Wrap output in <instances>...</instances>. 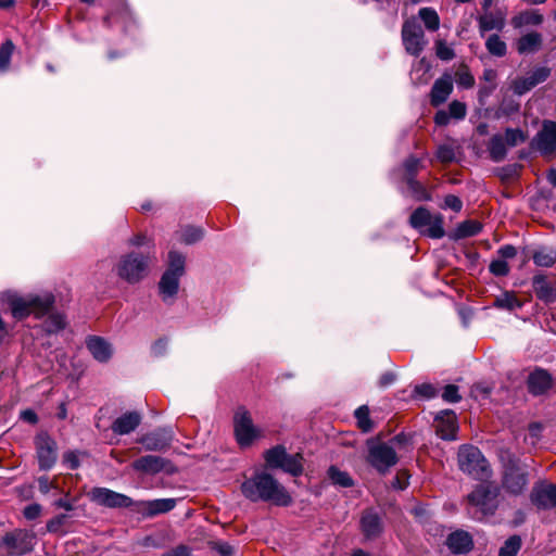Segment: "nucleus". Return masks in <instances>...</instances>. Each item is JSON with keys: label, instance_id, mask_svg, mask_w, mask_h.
<instances>
[{"label": "nucleus", "instance_id": "nucleus-1", "mask_svg": "<svg viewBox=\"0 0 556 556\" xmlns=\"http://www.w3.org/2000/svg\"><path fill=\"white\" fill-rule=\"evenodd\" d=\"M53 304L54 295L49 292L41 295H12L9 298V305L12 315L16 319H24L30 314L41 317L52 308Z\"/></svg>", "mask_w": 556, "mask_h": 556}, {"label": "nucleus", "instance_id": "nucleus-2", "mask_svg": "<svg viewBox=\"0 0 556 556\" xmlns=\"http://www.w3.org/2000/svg\"><path fill=\"white\" fill-rule=\"evenodd\" d=\"M457 460L463 472L479 481H488L492 476V469L488 459L473 445H462L457 453Z\"/></svg>", "mask_w": 556, "mask_h": 556}, {"label": "nucleus", "instance_id": "nucleus-3", "mask_svg": "<svg viewBox=\"0 0 556 556\" xmlns=\"http://www.w3.org/2000/svg\"><path fill=\"white\" fill-rule=\"evenodd\" d=\"M148 265V256L137 252H130L121 256L115 266V270L119 278L129 283H136L146 276Z\"/></svg>", "mask_w": 556, "mask_h": 556}, {"label": "nucleus", "instance_id": "nucleus-4", "mask_svg": "<svg viewBox=\"0 0 556 556\" xmlns=\"http://www.w3.org/2000/svg\"><path fill=\"white\" fill-rule=\"evenodd\" d=\"M409 225L420 233L433 239H440L444 236L443 217L440 214H431L424 206L416 208L410 217Z\"/></svg>", "mask_w": 556, "mask_h": 556}, {"label": "nucleus", "instance_id": "nucleus-5", "mask_svg": "<svg viewBox=\"0 0 556 556\" xmlns=\"http://www.w3.org/2000/svg\"><path fill=\"white\" fill-rule=\"evenodd\" d=\"M235 435L241 447L250 446L254 440L263 437L262 430L257 428L245 409H239L233 418Z\"/></svg>", "mask_w": 556, "mask_h": 556}, {"label": "nucleus", "instance_id": "nucleus-6", "mask_svg": "<svg viewBox=\"0 0 556 556\" xmlns=\"http://www.w3.org/2000/svg\"><path fill=\"white\" fill-rule=\"evenodd\" d=\"M367 460L379 472H384L397 463V454L393 445L371 441L368 443Z\"/></svg>", "mask_w": 556, "mask_h": 556}, {"label": "nucleus", "instance_id": "nucleus-7", "mask_svg": "<svg viewBox=\"0 0 556 556\" xmlns=\"http://www.w3.org/2000/svg\"><path fill=\"white\" fill-rule=\"evenodd\" d=\"M402 41L406 52L410 55L418 56L426 48L428 40L425 33L416 18H408L402 27Z\"/></svg>", "mask_w": 556, "mask_h": 556}, {"label": "nucleus", "instance_id": "nucleus-8", "mask_svg": "<svg viewBox=\"0 0 556 556\" xmlns=\"http://www.w3.org/2000/svg\"><path fill=\"white\" fill-rule=\"evenodd\" d=\"M36 458L41 470L51 469L58 459V444L47 432L38 433L34 439Z\"/></svg>", "mask_w": 556, "mask_h": 556}, {"label": "nucleus", "instance_id": "nucleus-9", "mask_svg": "<svg viewBox=\"0 0 556 556\" xmlns=\"http://www.w3.org/2000/svg\"><path fill=\"white\" fill-rule=\"evenodd\" d=\"M35 535L25 531H14L5 534L1 547L12 555L29 553L34 547Z\"/></svg>", "mask_w": 556, "mask_h": 556}, {"label": "nucleus", "instance_id": "nucleus-10", "mask_svg": "<svg viewBox=\"0 0 556 556\" xmlns=\"http://www.w3.org/2000/svg\"><path fill=\"white\" fill-rule=\"evenodd\" d=\"M468 502L481 516L492 514L497 507V489H475L468 495Z\"/></svg>", "mask_w": 556, "mask_h": 556}, {"label": "nucleus", "instance_id": "nucleus-11", "mask_svg": "<svg viewBox=\"0 0 556 556\" xmlns=\"http://www.w3.org/2000/svg\"><path fill=\"white\" fill-rule=\"evenodd\" d=\"M532 469L516 458H510L505 465V486H525L528 484Z\"/></svg>", "mask_w": 556, "mask_h": 556}, {"label": "nucleus", "instance_id": "nucleus-12", "mask_svg": "<svg viewBox=\"0 0 556 556\" xmlns=\"http://www.w3.org/2000/svg\"><path fill=\"white\" fill-rule=\"evenodd\" d=\"M534 148L542 155H551L556 152V123L546 121L542 129L536 134L533 139Z\"/></svg>", "mask_w": 556, "mask_h": 556}, {"label": "nucleus", "instance_id": "nucleus-13", "mask_svg": "<svg viewBox=\"0 0 556 556\" xmlns=\"http://www.w3.org/2000/svg\"><path fill=\"white\" fill-rule=\"evenodd\" d=\"M551 75V70L545 66L534 68L526 77H519L513 81L511 88L516 94H525L536 85L545 81Z\"/></svg>", "mask_w": 556, "mask_h": 556}, {"label": "nucleus", "instance_id": "nucleus-14", "mask_svg": "<svg viewBox=\"0 0 556 556\" xmlns=\"http://www.w3.org/2000/svg\"><path fill=\"white\" fill-rule=\"evenodd\" d=\"M132 467L147 475H155L161 471L172 472V464L161 456L146 455L132 463Z\"/></svg>", "mask_w": 556, "mask_h": 556}, {"label": "nucleus", "instance_id": "nucleus-15", "mask_svg": "<svg viewBox=\"0 0 556 556\" xmlns=\"http://www.w3.org/2000/svg\"><path fill=\"white\" fill-rule=\"evenodd\" d=\"M172 441L173 431L166 428L157 429L139 439V443H141L147 451H163L169 447Z\"/></svg>", "mask_w": 556, "mask_h": 556}, {"label": "nucleus", "instance_id": "nucleus-16", "mask_svg": "<svg viewBox=\"0 0 556 556\" xmlns=\"http://www.w3.org/2000/svg\"><path fill=\"white\" fill-rule=\"evenodd\" d=\"M90 496L94 502L108 507H127L131 502L128 496L111 489H93Z\"/></svg>", "mask_w": 556, "mask_h": 556}, {"label": "nucleus", "instance_id": "nucleus-17", "mask_svg": "<svg viewBox=\"0 0 556 556\" xmlns=\"http://www.w3.org/2000/svg\"><path fill=\"white\" fill-rule=\"evenodd\" d=\"M458 425L456 416L451 410L441 412L435 418L437 434L443 440H455Z\"/></svg>", "mask_w": 556, "mask_h": 556}, {"label": "nucleus", "instance_id": "nucleus-18", "mask_svg": "<svg viewBox=\"0 0 556 556\" xmlns=\"http://www.w3.org/2000/svg\"><path fill=\"white\" fill-rule=\"evenodd\" d=\"M453 91V77L451 74H443L438 78L430 92V103L433 106H439L444 103Z\"/></svg>", "mask_w": 556, "mask_h": 556}, {"label": "nucleus", "instance_id": "nucleus-19", "mask_svg": "<svg viewBox=\"0 0 556 556\" xmlns=\"http://www.w3.org/2000/svg\"><path fill=\"white\" fill-rule=\"evenodd\" d=\"M552 376L542 368H536L532 371L527 380L528 390L533 395L544 394L552 388Z\"/></svg>", "mask_w": 556, "mask_h": 556}, {"label": "nucleus", "instance_id": "nucleus-20", "mask_svg": "<svg viewBox=\"0 0 556 556\" xmlns=\"http://www.w3.org/2000/svg\"><path fill=\"white\" fill-rule=\"evenodd\" d=\"M86 346L93 358L100 363L109 362L113 355L112 345L101 337H88L86 340Z\"/></svg>", "mask_w": 556, "mask_h": 556}, {"label": "nucleus", "instance_id": "nucleus-21", "mask_svg": "<svg viewBox=\"0 0 556 556\" xmlns=\"http://www.w3.org/2000/svg\"><path fill=\"white\" fill-rule=\"evenodd\" d=\"M532 286L539 300L545 303H553L556 301V287L546 275H535L532 278Z\"/></svg>", "mask_w": 556, "mask_h": 556}, {"label": "nucleus", "instance_id": "nucleus-22", "mask_svg": "<svg viewBox=\"0 0 556 556\" xmlns=\"http://www.w3.org/2000/svg\"><path fill=\"white\" fill-rule=\"evenodd\" d=\"M141 422V416L137 412H128L119 416L112 424V430L117 434H128L132 432Z\"/></svg>", "mask_w": 556, "mask_h": 556}, {"label": "nucleus", "instance_id": "nucleus-23", "mask_svg": "<svg viewBox=\"0 0 556 556\" xmlns=\"http://www.w3.org/2000/svg\"><path fill=\"white\" fill-rule=\"evenodd\" d=\"M446 544L455 554L468 553L472 547V538L466 531L458 530L447 536Z\"/></svg>", "mask_w": 556, "mask_h": 556}, {"label": "nucleus", "instance_id": "nucleus-24", "mask_svg": "<svg viewBox=\"0 0 556 556\" xmlns=\"http://www.w3.org/2000/svg\"><path fill=\"white\" fill-rule=\"evenodd\" d=\"M542 42V35L536 31H531L518 39L516 49L519 54L535 53L541 49Z\"/></svg>", "mask_w": 556, "mask_h": 556}, {"label": "nucleus", "instance_id": "nucleus-25", "mask_svg": "<svg viewBox=\"0 0 556 556\" xmlns=\"http://www.w3.org/2000/svg\"><path fill=\"white\" fill-rule=\"evenodd\" d=\"M530 497L539 509L556 507V489H533Z\"/></svg>", "mask_w": 556, "mask_h": 556}, {"label": "nucleus", "instance_id": "nucleus-26", "mask_svg": "<svg viewBox=\"0 0 556 556\" xmlns=\"http://www.w3.org/2000/svg\"><path fill=\"white\" fill-rule=\"evenodd\" d=\"M181 276L173 274L172 271H165L160 280L159 289L164 301L168 298H174L179 288V279Z\"/></svg>", "mask_w": 556, "mask_h": 556}, {"label": "nucleus", "instance_id": "nucleus-27", "mask_svg": "<svg viewBox=\"0 0 556 556\" xmlns=\"http://www.w3.org/2000/svg\"><path fill=\"white\" fill-rule=\"evenodd\" d=\"M361 527L366 539L377 538L381 532L380 518L372 511H366L362 517Z\"/></svg>", "mask_w": 556, "mask_h": 556}, {"label": "nucleus", "instance_id": "nucleus-28", "mask_svg": "<svg viewBox=\"0 0 556 556\" xmlns=\"http://www.w3.org/2000/svg\"><path fill=\"white\" fill-rule=\"evenodd\" d=\"M523 303L516 296L513 291H504L495 296L493 306L505 311H515L521 308Z\"/></svg>", "mask_w": 556, "mask_h": 556}, {"label": "nucleus", "instance_id": "nucleus-29", "mask_svg": "<svg viewBox=\"0 0 556 556\" xmlns=\"http://www.w3.org/2000/svg\"><path fill=\"white\" fill-rule=\"evenodd\" d=\"M542 22L543 15L538 10L523 11L511 18V24L515 28L528 25H540Z\"/></svg>", "mask_w": 556, "mask_h": 556}, {"label": "nucleus", "instance_id": "nucleus-30", "mask_svg": "<svg viewBox=\"0 0 556 556\" xmlns=\"http://www.w3.org/2000/svg\"><path fill=\"white\" fill-rule=\"evenodd\" d=\"M176 506L175 498H160L144 503V510L148 516H155L172 510Z\"/></svg>", "mask_w": 556, "mask_h": 556}, {"label": "nucleus", "instance_id": "nucleus-31", "mask_svg": "<svg viewBox=\"0 0 556 556\" xmlns=\"http://www.w3.org/2000/svg\"><path fill=\"white\" fill-rule=\"evenodd\" d=\"M507 143L505 142L503 136L494 135L489 142L488 150L490 157L494 162H501L506 157L507 154Z\"/></svg>", "mask_w": 556, "mask_h": 556}, {"label": "nucleus", "instance_id": "nucleus-32", "mask_svg": "<svg viewBox=\"0 0 556 556\" xmlns=\"http://www.w3.org/2000/svg\"><path fill=\"white\" fill-rule=\"evenodd\" d=\"M478 22L481 33L493 29L501 30L504 27V18L501 15H495L488 11H484V14L478 18Z\"/></svg>", "mask_w": 556, "mask_h": 556}, {"label": "nucleus", "instance_id": "nucleus-33", "mask_svg": "<svg viewBox=\"0 0 556 556\" xmlns=\"http://www.w3.org/2000/svg\"><path fill=\"white\" fill-rule=\"evenodd\" d=\"M532 258L536 266L552 267L556 264V250L553 248L541 247L534 251Z\"/></svg>", "mask_w": 556, "mask_h": 556}, {"label": "nucleus", "instance_id": "nucleus-34", "mask_svg": "<svg viewBox=\"0 0 556 556\" xmlns=\"http://www.w3.org/2000/svg\"><path fill=\"white\" fill-rule=\"evenodd\" d=\"M287 456L288 453L283 445H276L264 454L266 464L271 468H281Z\"/></svg>", "mask_w": 556, "mask_h": 556}, {"label": "nucleus", "instance_id": "nucleus-35", "mask_svg": "<svg viewBox=\"0 0 556 556\" xmlns=\"http://www.w3.org/2000/svg\"><path fill=\"white\" fill-rule=\"evenodd\" d=\"M303 460L304 458L301 453H296L293 455L288 454L280 469L294 477L301 476L304 470Z\"/></svg>", "mask_w": 556, "mask_h": 556}, {"label": "nucleus", "instance_id": "nucleus-36", "mask_svg": "<svg viewBox=\"0 0 556 556\" xmlns=\"http://www.w3.org/2000/svg\"><path fill=\"white\" fill-rule=\"evenodd\" d=\"M419 17L425 23V26L430 31H435L440 27V18L435 10L432 8H421L418 12Z\"/></svg>", "mask_w": 556, "mask_h": 556}, {"label": "nucleus", "instance_id": "nucleus-37", "mask_svg": "<svg viewBox=\"0 0 556 556\" xmlns=\"http://www.w3.org/2000/svg\"><path fill=\"white\" fill-rule=\"evenodd\" d=\"M455 81L459 88L470 89L475 86V77L468 66L460 65L455 72Z\"/></svg>", "mask_w": 556, "mask_h": 556}, {"label": "nucleus", "instance_id": "nucleus-38", "mask_svg": "<svg viewBox=\"0 0 556 556\" xmlns=\"http://www.w3.org/2000/svg\"><path fill=\"white\" fill-rule=\"evenodd\" d=\"M279 491H266L265 502L276 506H287L291 502V496L287 489H278Z\"/></svg>", "mask_w": 556, "mask_h": 556}, {"label": "nucleus", "instance_id": "nucleus-39", "mask_svg": "<svg viewBox=\"0 0 556 556\" xmlns=\"http://www.w3.org/2000/svg\"><path fill=\"white\" fill-rule=\"evenodd\" d=\"M486 50L495 56H504L507 52L506 43L498 35H491L485 41Z\"/></svg>", "mask_w": 556, "mask_h": 556}, {"label": "nucleus", "instance_id": "nucleus-40", "mask_svg": "<svg viewBox=\"0 0 556 556\" xmlns=\"http://www.w3.org/2000/svg\"><path fill=\"white\" fill-rule=\"evenodd\" d=\"M88 454L81 451H67L63 454L62 463L68 469H77L83 459L87 458Z\"/></svg>", "mask_w": 556, "mask_h": 556}, {"label": "nucleus", "instance_id": "nucleus-41", "mask_svg": "<svg viewBox=\"0 0 556 556\" xmlns=\"http://www.w3.org/2000/svg\"><path fill=\"white\" fill-rule=\"evenodd\" d=\"M166 271L182 276L185 273V256L176 251H170L168 254V268Z\"/></svg>", "mask_w": 556, "mask_h": 556}, {"label": "nucleus", "instance_id": "nucleus-42", "mask_svg": "<svg viewBox=\"0 0 556 556\" xmlns=\"http://www.w3.org/2000/svg\"><path fill=\"white\" fill-rule=\"evenodd\" d=\"M521 547V539L518 535L508 538L498 551V556H516Z\"/></svg>", "mask_w": 556, "mask_h": 556}, {"label": "nucleus", "instance_id": "nucleus-43", "mask_svg": "<svg viewBox=\"0 0 556 556\" xmlns=\"http://www.w3.org/2000/svg\"><path fill=\"white\" fill-rule=\"evenodd\" d=\"M407 187L412 195L418 201H428L430 195L426 188L415 179V177H407Z\"/></svg>", "mask_w": 556, "mask_h": 556}, {"label": "nucleus", "instance_id": "nucleus-44", "mask_svg": "<svg viewBox=\"0 0 556 556\" xmlns=\"http://www.w3.org/2000/svg\"><path fill=\"white\" fill-rule=\"evenodd\" d=\"M328 477L333 484L339 486H351L352 480L348 472L340 470L336 466H331L328 469Z\"/></svg>", "mask_w": 556, "mask_h": 556}, {"label": "nucleus", "instance_id": "nucleus-45", "mask_svg": "<svg viewBox=\"0 0 556 556\" xmlns=\"http://www.w3.org/2000/svg\"><path fill=\"white\" fill-rule=\"evenodd\" d=\"M503 138L507 147L514 148L523 143L527 140V135L519 128H507Z\"/></svg>", "mask_w": 556, "mask_h": 556}, {"label": "nucleus", "instance_id": "nucleus-46", "mask_svg": "<svg viewBox=\"0 0 556 556\" xmlns=\"http://www.w3.org/2000/svg\"><path fill=\"white\" fill-rule=\"evenodd\" d=\"M357 426L363 432H369L372 429V422L369 418V409L363 405L355 410Z\"/></svg>", "mask_w": 556, "mask_h": 556}, {"label": "nucleus", "instance_id": "nucleus-47", "mask_svg": "<svg viewBox=\"0 0 556 556\" xmlns=\"http://www.w3.org/2000/svg\"><path fill=\"white\" fill-rule=\"evenodd\" d=\"M203 230L199 227L188 226L180 231L179 240L186 244H193L201 240Z\"/></svg>", "mask_w": 556, "mask_h": 556}, {"label": "nucleus", "instance_id": "nucleus-48", "mask_svg": "<svg viewBox=\"0 0 556 556\" xmlns=\"http://www.w3.org/2000/svg\"><path fill=\"white\" fill-rule=\"evenodd\" d=\"M66 321L61 314H51L45 321V328L49 333H55L64 329Z\"/></svg>", "mask_w": 556, "mask_h": 556}, {"label": "nucleus", "instance_id": "nucleus-49", "mask_svg": "<svg viewBox=\"0 0 556 556\" xmlns=\"http://www.w3.org/2000/svg\"><path fill=\"white\" fill-rule=\"evenodd\" d=\"M14 51V45L11 40H7L0 47V70H8L11 61V56Z\"/></svg>", "mask_w": 556, "mask_h": 556}, {"label": "nucleus", "instance_id": "nucleus-50", "mask_svg": "<svg viewBox=\"0 0 556 556\" xmlns=\"http://www.w3.org/2000/svg\"><path fill=\"white\" fill-rule=\"evenodd\" d=\"M481 224L476 220H467L459 225L458 233L462 237L476 236L481 231Z\"/></svg>", "mask_w": 556, "mask_h": 556}, {"label": "nucleus", "instance_id": "nucleus-51", "mask_svg": "<svg viewBox=\"0 0 556 556\" xmlns=\"http://www.w3.org/2000/svg\"><path fill=\"white\" fill-rule=\"evenodd\" d=\"M448 114L452 118L464 119L467 114V106L465 103L454 100L448 105Z\"/></svg>", "mask_w": 556, "mask_h": 556}, {"label": "nucleus", "instance_id": "nucleus-52", "mask_svg": "<svg viewBox=\"0 0 556 556\" xmlns=\"http://www.w3.org/2000/svg\"><path fill=\"white\" fill-rule=\"evenodd\" d=\"M243 496L252 502H265L266 491H278L277 489H240Z\"/></svg>", "mask_w": 556, "mask_h": 556}, {"label": "nucleus", "instance_id": "nucleus-53", "mask_svg": "<svg viewBox=\"0 0 556 556\" xmlns=\"http://www.w3.org/2000/svg\"><path fill=\"white\" fill-rule=\"evenodd\" d=\"M435 52L439 59L450 61L455 56L454 50L443 40L435 43Z\"/></svg>", "mask_w": 556, "mask_h": 556}, {"label": "nucleus", "instance_id": "nucleus-54", "mask_svg": "<svg viewBox=\"0 0 556 556\" xmlns=\"http://www.w3.org/2000/svg\"><path fill=\"white\" fill-rule=\"evenodd\" d=\"M254 484L253 486H277L276 481L271 477L270 473L266 472L265 470H262L254 476Z\"/></svg>", "mask_w": 556, "mask_h": 556}, {"label": "nucleus", "instance_id": "nucleus-55", "mask_svg": "<svg viewBox=\"0 0 556 556\" xmlns=\"http://www.w3.org/2000/svg\"><path fill=\"white\" fill-rule=\"evenodd\" d=\"M489 268L495 276H506L509 271V266L503 258L492 261Z\"/></svg>", "mask_w": 556, "mask_h": 556}, {"label": "nucleus", "instance_id": "nucleus-56", "mask_svg": "<svg viewBox=\"0 0 556 556\" xmlns=\"http://www.w3.org/2000/svg\"><path fill=\"white\" fill-rule=\"evenodd\" d=\"M437 157L443 163H450L455 159V151L451 146H440L437 151Z\"/></svg>", "mask_w": 556, "mask_h": 556}, {"label": "nucleus", "instance_id": "nucleus-57", "mask_svg": "<svg viewBox=\"0 0 556 556\" xmlns=\"http://www.w3.org/2000/svg\"><path fill=\"white\" fill-rule=\"evenodd\" d=\"M442 397L444 401L450 402V403L459 402L460 395L458 394V387H456L455 384H447L444 388Z\"/></svg>", "mask_w": 556, "mask_h": 556}, {"label": "nucleus", "instance_id": "nucleus-58", "mask_svg": "<svg viewBox=\"0 0 556 556\" xmlns=\"http://www.w3.org/2000/svg\"><path fill=\"white\" fill-rule=\"evenodd\" d=\"M444 208H451L453 210L454 212H459L463 207V202L462 200L454 195V194H448L445 197L444 199Z\"/></svg>", "mask_w": 556, "mask_h": 556}, {"label": "nucleus", "instance_id": "nucleus-59", "mask_svg": "<svg viewBox=\"0 0 556 556\" xmlns=\"http://www.w3.org/2000/svg\"><path fill=\"white\" fill-rule=\"evenodd\" d=\"M40 514L41 506L39 504L27 505L23 510V515L27 520H35L40 516Z\"/></svg>", "mask_w": 556, "mask_h": 556}, {"label": "nucleus", "instance_id": "nucleus-60", "mask_svg": "<svg viewBox=\"0 0 556 556\" xmlns=\"http://www.w3.org/2000/svg\"><path fill=\"white\" fill-rule=\"evenodd\" d=\"M404 167L407 172V177H415L416 173L420 168V161L416 157H409L405 161Z\"/></svg>", "mask_w": 556, "mask_h": 556}, {"label": "nucleus", "instance_id": "nucleus-61", "mask_svg": "<svg viewBox=\"0 0 556 556\" xmlns=\"http://www.w3.org/2000/svg\"><path fill=\"white\" fill-rule=\"evenodd\" d=\"M415 393L424 397L430 399L435 395V389L429 383H422L415 387Z\"/></svg>", "mask_w": 556, "mask_h": 556}, {"label": "nucleus", "instance_id": "nucleus-62", "mask_svg": "<svg viewBox=\"0 0 556 556\" xmlns=\"http://www.w3.org/2000/svg\"><path fill=\"white\" fill-rule=\"evenodd\" d=\"M498 254L503 260L506 261L507 258L515 257L517 254V250L514 245L507 244L500 248Z\"/></svg>", "mask_w": 556, "mask_h": 556}, {"label": "nucleus", "instance_id": "nucleus-63", "mask_svg": "<svg viewBox=\"0 0 556 556\" xmlns=\"http://www.w3.org/2000/svg\"><path fill=\"white\" fill-rule=\"evenodd\" d=\"M65 519V515L58 516L47 523V529L49 532H56L62 527Z\"/></svg>", "mask_w": 556, "mask_h": 556}, {"label": "nucleus", "instance_id": "nucleus-64", "mask_svg": "<svg viewBox=\"0 0 556 556\" xmlns=\"http://www.w3.org/2000/svg\"><path fill=\"white\" fill-rule=\"evenodd\" d=\"M163 556H191V552L187 546L179 545L166 552Z\"/></svg>", "mask_w": 556, "mask_h": 556}]
</instances>
